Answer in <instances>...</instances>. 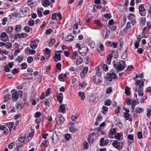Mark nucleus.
Returning <instances> with one entry per match:
<instances>
[{
    "label": "nucleus",
    "mask_w": 151,
    "mask_h": 151,
    "mask_svg": "<svg viewBox=\"0 0 151 151\" xmlns=\"http://www.w3.org/2000/svg\"><path fill=\"white\" fill-rule=\"evenodd\" d=\"M143 82L142 80H137L136 84L137 86L135 88V91L138 92V95L141 96H142L143 95V93L142 92L143 89L142 88L144 86Z\"/></svg>",
    "instance_id": "obj_1"
},
{
    "label": "nucleus",
    "mask_w": 151,
    "mask_h": 151,
    "mask_svg": "<svg viewBox=\"0 0 151 151\" xmlns=\"http://www.w3.org/2000/svg\"><path fill=\"white\" fill-rule=\"evenodd\" d=\"M113 66L115 68V69L117 70V71H121L125 68L124 65H122L119 62H117L116 63H115V62L114 61Z\"/></svg>",
    "instance_id": "obj_2"
},
{
    "label": "nucleus",
    "mask_w": 151,
    "mask_h": 151,
    "mask_svg": "<svg viewBox=\"0 0 151 151\" xmlns=\"http://www.w3.org/2000/svg\"><path fill=\"white\" fill-rule=\"evenodd\" d=\"M112 145L118 150H120L122 148V144L121 145V143L117 140H115L112 143Z\"/></svg>",
    "instance_id": "obj_3"
},
{
    "label": "nucleus",
    "mask_w": 151,
    "mask_h": 151,
    "mask_svg": "<svg viewBox=\"0 0 151 151\" xmlns=\"http://www.w3.org/2000/svg\"><path fill=\"white\" fill-rule=\"evenodd\" d=\"M88 50V48L85 46L83 47L78 50L79 53L81 54L82 56L86 55Z\"/></svg>",
    "instance_id": "obj_4"
},
{
    "label": "nucleus",
    "mask_w": 151,
    "mask_h": 151,
    "mask_svg": "<svg viewBox=\"0 0 151 151\" xmlns=\"http://www.w3.org/2000/svg\"><path fill=\"white\" fill-rule=\"evenodd\" d=\"M107 79H109V81H112V78H116L117 77L116 74L112 71L111 72L110 71V73H107Z\"/></svg>",
    "instance_id": "obj_5"
},
{
    "label": "nucleus",
    "mask_w": 151,
    "mask_h": 151,
    "mask_svg": "<svg viewBox=\"0 0 151 151\" xmlns=\"http://www.w3.org/2000/svg\"><path fill=\"white\" fill-rule=\"evenodd\" d=\"M60 51H57L56 52L54 57V59L55 62L60 60H61Z\"/></svg>",
    "instance_id": "obj_6"
},
{
    "label": "nucleus",
    "mask_w": 151,
    "mask_h": 151,
    "mask_svg": "<svg viewBox=\"0 0 151 151\" xmlns=\"http://www.w3.org/2000/svg\"><path fill=\"white\" fill-rule=\"evenodd\" d=\"M139 13L142 16H144L146 14V12L144 5L140 4L139 6Z\"/></svg>",
    "instance_id": "obj_7"
},
{
    "label": "nucleus",
    "mask_w": 151,
    "mask_h": 151,
    "mask_svg": "<svg viewBox=\"0 0 151 151\" xmlns=\"http://www.w3.org/2000/svg\"><path fill=\"white\" fill-rule=\"evenodd\" d=\"M55 120L57 124L59 125H61L62 123L64 121V119L62 116H58L56 118Z\"/></svg>",
    "instance_id": "obj_8"
},
{
    "label": "nucleus",
    "mask_w": 151,
    "mask_h": 151,
    "mask_svg": "<svg viewBox=\"0 0 151 151\" xmlns=\"http://www.w3.org/2000/svg\"><path fill=\"white\" fill-rule=\"evenodd\" d=\"M1 37L3 39H1V40L4 42H6L8 40V37L6 34L5 32H2L1 35Z\"/></svg>",
    "instance_id": "obj_9"
},
{
    "label": "nucleus",
    "mask_w": 151,
    "mask_h": 151,
    "mask_svg": "<svg viewBox=\"0 0 151 151\" xmlns=\"http://www.w3.org/2000/svg\"><path fill=\"white\" fill-rule=\"evenodd\" d=\"M52 138L53 143H56L57 142L58 139V137L55 132L53 133Z\"/></svg>",
    "instance_id": "obj_10"
},
{
    "label": "nucleus",
    "mask_w": 151,
    "mask_h": 151,
    "mask_svg": "<svg viewBox=\"0 0 151 151\" xmlns=\"http://www.w3.org/2000/svg\"><path fill=\"white\" fill-rule=\"evenodd\" d=\"M28 36V34L25 33H21L17 34L15 35V37L17 38H23L26 37Z\"/></svg>",
    "instance_id": "obj_11"
},
{
    "label": "nucleus",
    "mask_w": 151,
    "mask_h": 151,
    "mask_svg": "<svg viewBox=\"0 0 151 151\" xmlns=\"http://www.w3.org/2000/svg\"><path fill=\"white\" fill-rule=\"evenodd\" d=\"M0 130H1L3 131H4V133L6 135L8 134L9 133V130L4 125L0 126Z\"/></svg>",
    "instance_id": "obj_12"
},
{
    "label": "nucleus",
    "mask_w": 151,
    "mask_h": 151,
    "mask_svg": "<svg viewBox=\"0 0 151 151\" xmlns=\"http://www.w3.org/2000/svg\"><path fill=\"white\" fill-rule=\"evenodd\" d=\"M114 52H115V51L114 50H113L111 52V53L109 55L108 57L107 60V63L108 64H111V58L113 57V54Z\"/></svg>",
    "instance_id": "obj_13"
},
{
    "label": "nucleus",
    "mask_w": 151,
    "mask_h": 151,
    "mask_svg": "<svg viewBox=\"0 0 151 151\" xmlns=\"http://www.w3.org/2000/svg\"><path fill=\"white\" fill-rule=\"evenodd\" d=\"M88 68L87 67H85L83 70L81 71L80 73V75L82 78L84 76L85 74L87 72Z\"/></svg>",
    "instance_id": "obj_14"
},
{
    "label": "nucleus",
    "mask_w": 151,
    "mask_h": 151,
    "mask_svg": "<svg viewBox=\"0 0 151 151\" xmlns=\"http://www.w3.org/2000/svg\"><path fill=\"white\" fill-rule=\"evenodd\" d=\"M59 111L60 112L64 114L65 113V108L63 104H62L60 106Z\"/></svg>",
    "instance_id": "obj_15"
},
{
    "label": "nucleus",
    "mask_w": 151,
    "mask_h": 151,
    "mask_svg": "<svg viewBox=\"0 0 151 151\" xmlns=\"http://www.w3.org/2000/svg\"><path fill=\"white\" fill-rule=\"evenodd\" d=\"M66 77V74H62L59 75L58 76L59 80L61 81H64Z\"/></svg>",
    "instance_id": "obj_16"
},
{
    "label": "nucleus",
    "mask_w": 151,
    "mask_h": 151,
    "mask_svg": "<svg viewBox=\"0 0 151 151\" xmlns=\"http://www.w3.org/2000/svg\"><path fill=\"white\" fill-rule=\"evenodd\" d=\"M63 94L62 93H59L57 97V99L58 100V102L60 103H61L62 102V101H63Z\"/></svg>",
    "instance_id": "obj_17"
},
{
    "label": "nucleus",
    "mask_w": 151,
    "mask_h": 151,
    "mask_svg": "<svg viewBox=\"0 0 151 151\" xmlns=\"http://www.w3.org/2000/svg\"><path fill=\"white\" fill-rule=\"evenodd\" d=\"M87 83H85V82L84 81H83L82 83H80L79 85L80 89H83L85 88L86 86L87 85Z\"/></svg>",
    "instance_id": "obj_18"
},
{
    "label": "nucleus",
    "mask_w": 151,
    "mask_h": 151,
    "mask_svg": "<svg viewBox=\"0 0 151 151\" xmlns=\"http://www.w3.org/2000/svg\"><path fill=\"white\" fill-rule=\"evenodd\" d=\"M14 124L13 122H10L7 123L6 124V126L8 127L9 129L10 132L11 131L13 127V125Z\"/></svg>",
    "instance_id": "obj_19"
},
{
    "label": "nucleus",
    "mask_w": 151,
    "mask_h": 151,
    "mask_svg": "<svg viewBox=\"0 0 151 151\" xmlns=\"http://www.w3.org/2000/svg\"><path fill=\"white\" fill-rule=\"evenodd\" d=\"M50 2L49 0H45L42 3V5L44 7H47L50 5Z\"/></svg>",
    "instance_id": "obj_20"
},
{
    "label": "nucleus",
    "mask_w": 151,
    "mask_h": 151,
    "mask_svg": "<svg viewBox=\"0 0 151 151\" xmlns=\"http://www.w3.org/2000/svg\"><path fill=\"white\" fill-rule=\"evenodd\" d=\"M12 96L13 99L15 101H17L18 99L19 96L17 92H16L15 93H12Z\"/></svg>",
    "instance_id": "obj_21"
},
{
    "label": "nucleus",
    "mask_w": 151,
    "mask_h": 151,
    "mask_svg": "<svg viewBox=\"0 0 151 151\" xmlns=\"http://www.w3.org/2000/svg\"><path fill=\"white\" fill-rule=\"evenodd\" d=\"M30 47L32 49H35L37 47L36 42L34 41H32L31 42L30 45Z\"/></svg>",
    "instance_id": "obj_22"
},
{
    "label": "nucleus",
    "mask_w": 151,
    "mask_h": 151,
    "mask_svg": "<svg viewBox=\"0 0 151 151\" xmlns=\"http://www.w3.org/2000/svg\"><path fill=\"white\" fill-rule=\"evenodd\" d=\"M70 132L74 133L77 130V129L75 128L73 125L70 127Z\"/></svg>",
    "instance_id": "obj_23"
},
{
    "label": "nucleus",
    "mask_w": 151,
    "mask_h": 151,
    "mask_svg": "<svg viewBox=\"0 0 151 151\" xmlns=\"http://www.w3.org/2000/svg\"><path fill=\"white\" fill-rule=\"evenodd\" d=\"M73 37L71 35L68 36L65 38L66 41H70L73 40Z\"/></svg>",
    "instance_id": "obj_24"
},
{
    "label": "nucleus",
    "mask_w": 151,
    "mask_h": 151,
    "mask_svg": "<svg viewBox=\"0 0 151 151\" xmlns=\"http://www.w3.org/2000/svg\"><path fill=\"white\" fill-rule=\"evenodd\" d=\"M29 11V9L28 7L24 6L23 7L22 10L21 11L22 12H27Z\"/></svg>",
    "instance_id": "obj_25"
},
{
    "label": "nucleus",
    "mask_w": 151,
    "mask_h": 151,
    "mask_svg": "<svg viewBox=\"0 0 151 151\" xmlns=\"http://www.w3.org/2000/svg\"><path fill=\"white\" fill-rule=\"evenodd\" d=\"M11 98V96L9 94H6L4 98V101L6 102L8 100L10 99Z\"/></svg>",
    "instance_id": "obj_26"
},
{
    "label": "nucleus",
    "mask_w": 151,
    "mask_h": 151,
    "mask_svg": "<svg viewBox=\"0 0 151 151\" xmlns=\"http://www.w3.org/2000/svg\"><path fill=\"white\" fill-rule=\"evenodd\" d=\"M22 28V26L20 25H17L16 26L15 28V30L16 31L19 32L20 31Z\"/></svg>",
    "instance_id": "obj_27"
},
{
    "label": "nucleus",
    "mask_w": 151,
    "mask_h": 151,
    "mask_svg": "<svg viewBox=\"0 0 151 151\" xmlns=\"http://www.w3.org/2000/svg\"><path fill=\"white\" fill-rule=\"evenodd\" d=\"M131 102L132 103V109H134L135 106L137 104V102L136 100H131Z\"/></svg>",
    "instance_id": "obj_28"
},
{
    "label": "nucleus",
    "mask_w": 151,
    "mask_h": 151,
    "mask_svg": "<svg viewBox=\"0 0 151 151\" xmlns=\"http://www.w3.org/2000/svg\"><path fill=\"white\" fill-rule=\"evenodd\" d=\"M55 42V40L54 38H51L50 39V42L49 43V45L50 46H52L53 45L54 43Z\"/></svg>",
    "instance_id": "obj_29"
},
{
    "label": "nucleus",
    "mask_w": 151,
    "mask_h": 151,
    "mask_svg": "<svg viewBox=\"0 0 151 151\" xmlns=\"http://www.w3.org/2000/svg\"><path fill=\"white\" fill-rule=\"evenodd\" d=\"M79 96L82 100H83L85 98V94L84 93L81 92H79L78 93Z\"/></svg>",
    "instance_id": "obj_30"
},
{
    "label": "nucleus",
    "mask_w": 151,
    "mask_h": 151,
    "mask_svg": "<svg viewBox=\"0 0 151 151\" xmlns=\"http://www.w3.org/2000/svg\"><path fill=\"white\" fill-rule=\"evenodd\" d=\"M116 132V130L115 128L111 129L109 131V133L110 135H113L115 134Z\"/></svg>",
    "instance_id": "obj_31"
},
{
    "label": "nucleus",
    "mask_w": 151,
    "mask_h": 151,
    "mask_svg": "<svg viewBox=\"0 0 151 151\" xmlns=\"http://www.w3.org/2000/svg\"><path fill=\"white\" fill-rule=\"evenodd\" d=\"M121 136V135L119 133H117V134H116L115 135L114 138L116 139L119 141H120V138Z\"/></svg>",
    "instance_id": "obj_32"
},
{
    "label": "nucleus",
    "mask_w": 151,
    "mask_h": 151,
    "mask_svg": "<svg viewBox=\"0 0 151 151\" xmlns=\"http://www.w3.org/2000/svg\"><path fill=\"white\" fill-rule=\"evenodd\" d=\"M102 109H103V110L102 111V112L103 114H106V112L107 111L108 108L106 106H103L102 107Z\"/></svg>",
    "instance_id": "obj_33"
},
{
    "label": "nucleus",
    "mask_w": 151,
    "mask_h": 151,
    "mask_svg": "<svg viewBox=\"0 0 151 151\" xmlns=\"http://www.w3.org/2000/svg\"><path fill=\"white\" fill-rule=\"evenodd\" d=\"M125 94L128 96L130 95V91H129V88L127 87H125Z\"/></svg>",
    "instance_id": "obj_34"
},
{
    "label": "nucleus",
    "mask_w": 151,
    "mask_h": 151,
    "mask_svg": "<svg viewBox=\"0 0 151 151\" xmlns=\"http://www.w3.org/2000/svg\"><path fill=\"white\" fill-rule=\"evenodd\" d=\"M34 21L32 19H31L28 22V24L30 26H32L34 25Z\"/></svg>",
    "instance_id": "obj_35"
},
{
    "label": "nucleus",
    "mask_w": 151,
    "mask_h": 151,
    "mask_svg": "<svg viewBox=\"0 0 151 151\" xmlns=\"http://www.w3.org/2000/svg\"><path fill=\"white\" fill-rule=\"evenodd\" d=\"M25 140V137L23 136L20 137L19 139V141L21 143H23Z\"/></svg>",
    "instance_id": "obj_36"
},
{
    "label": "nucleus",
    "mask_w": 151,
    "mask_h": 151,
    "mask_svg": "<svg viewBox=\"0 0 151 151\" xmlns=\"http://www.w3.org/2000/svg\"><path fill=\"white\" fill-rule=\"evenodd\" d=\"M127 57V51H124L122 55V58L123 59H125Z\"/></svg>",
    "instance_id": "obj_37"
},
{
    "label": "nucleus",
    "mask_w": 151,
    "mask_h": 151,
    "mask_svg": "<svg viewBox=\"0 0 151 151\" xmlns=\"http://www.w3.org/2000/svg\"><path fill=\"white\" fill-rule=\"evenodd\" d=\"M45 51L46 53L49 56H48V59L50 56L51 50H50V49H49L48 48H46L45 49Z\"/></svg>",
    "instance_id": "obj_38"
},
{
    "label": "nucleus",
    "mask_w": 151,
    "mask_h": 151,
    "mask_svg": "<svg viewBox=\"0 0 151 151\" xmlns=\"http://www.w3.org/2000/svg\"><path fill=\"white\" fill-rule=\"evenodd\" d=\"M14 29L12 27L10 26L8 27V29L6 30V31L7 33H10L13 31Z\"/></svg>",
    "instance_id": "obj_39"
},
{
    "label": "nucleus",
    "mask_w": 151,
    "mask_h": 151,
    "mask_svg": "<svg viewBox=\"0 0 151 151\" xmlns=\"http://www.w3.org/2000/svg\"><path fill=\"white\" fill-rule=\"evenodd\" d=\"M23 59V58L22 56V55H20L18 57L16 60H18V62L20 63L22 61Z\"/></svg>",
    "instance_id": "obj_40"
},
{
    "label": "nucleus",
    "mask_w": 151,
    "mask_h": 151,
    "mask_svg": "<svg viewBox=\"0 0 151 151\" xmlns=\"http://www.w3.org/2000/svg\"><path fill=\"white\" fill-rule=\"evenodd\" d=\"M111 103L110 100H106L104 101V104L106 106H109L111 104Z\"/></svg>",
    "instance_id": "obj_41"
},
{
    "label": "nucleus",
    "mask_w": 151,
    "mask_h": 151,
    "mask_svg": "<svg viewBox=\"0 0 151 151\" xmlns=\"http://www.w3.org/2000/svg\"><path fill=\"white\" fill-rule=\"evenodd\" d=\"M24 29L27 32H29L31 29L28 26H26L24 27Z\"/></svg>",
    "instance_id": "obj_42"
},
{
    "label": "nucleus",
    "mask_w": 151,
    "mask_h": 151,
    "mask_svg": "<svg viewBox=\"0 0 151 151\" xmlns=\"http://www.w3.org/2000/svg\"><path fill=\"white\" fill-rule=\"evenodd\" d=\"M142 111V109L140 107L137 108L136 109L135 112L137 113H140Z\"/></svg>",
    "instance_id": "obj_43"
},
{
    "label": "nucleus",
    "mask_w": 151,
    "mask_h": 151,
    "mask_svg": "<svg viewBox=\"0 0 151 151\" xmlns=\"http://www.w3.org/2000/svg\"><path fill=\"white\" fill-rule=\"evenodd\" d=\"M22 67V69H25L27 67V65L25 63H24L21 64Z\"/></svg>",
    "instance_id": "obj_44"
},
{
    "label": "nucleus",
    "mask_w": 151,
    "mask_h": 151,
    "mask_svg": "<svg viewBox=\"0 0 151 151\" xmlns=\"http://www.w3.org/2000/svg\"><path fill=\"white\" fill-rule=\"evenodd\" d=\"M105 140L103 138H102L100 139V146H103L104 145V143Z\"/></svg>",
    "instance_id": "obj_45"
},
{
    "label": "nucleus",
    "mask_w": 151,
    "mask_h": 151,
    "mask_svg": "<svg viewBox=\"0 0 151 151\" xmlns=\"http://www.w3.org/2000/svg\"><path fill=\"white\" fill-rule=\"evenodd\" d=\"M31 49L29 47H27L25 50V52L26 54H28L30 53Z\"/></svg>",
    "instance_id": "obj_46"
},
{
    "label": "nucleus",
    "mask_w": 151,
    "mask_h": 151,
    "mask_svg": "<svg viewBox=\"0 0 151 151\" xmlns=\"http://www.w3.org/2000/svg\"><path fill=\"white\" fill-rule=\"evenodd\" d=\"M41 115V113L40 112H36L34 114V117L35 118H38Z\"/></svg>",
    "instance_id": "obj_47"
},
{
    "label": "nucleus",
    "mask_w": 151,
    "mask_h": 151,
    "mask_svg": "<svg viewBox=\"0 0 151 151\" xmlns=\"http://www.w3.org/2000/svg\"><path fill=\"white\" fill-rule=\"evenodd\" d=\"M56 13H53L52 14L51 19L52 20H55L57 18Z\"/></svg>",
    "instance_id": "obj_48"
},
{
    "label": "nucleus",
    "mask_w": 151,
    "mask_h": 151,
    "mask_svg": "<svg viewBox=\"0 0 151 151\" xmlns=\"http://www.w3.org/2000/svg\"><path fill=\"white\" fill-rule=\"evenodd\" d=\"M33 58L31 56L29 57L27 59V61L29 63H31L32 62Z\"/></svg>",
    "instance_id": "obj_49"
},
{
    "label": "nucleus",
    "mask_w": 151,
    "mask_h": 151,
    "mask_svg": "<svg viewBox=\"0 0 151 151\" xmlns=\"http://www.w3.org/2000/svg\"><path fill=\"white\" fill-rule=\"evenodd\" d=\"M6 47L7 48H9L12 46V44L9 42H7L6 43Z\"/></svg>",
    "instance_id": "obj_50"
},
{
    "label": "nucleus",
    "mask_w": 151,
    "mask_h": 151,
    "mask_svg": "<svg viewBox=\"0 0 151 151\" xmlns=\"http://www.w3.org/2000/svg\"><path fill=\"white\" fill-rule=\"evenodd\" d=\"M112 90L111 88L109 87L108 88L106 91V92L107 93L109 94L112 91Z\"/></svg>",
    "instance_id": "obj_51"
},
{
    "label": "nucleus",
    "mask_w": 151,
    "mask_h": 151,
    "mask_svg": "<svg viewBox=\"0 0 151 151\" xmlns=\"http://www.w3.org/2000/svg\"><path fill=\"white\" fill-rule=\"evenodd\" d=\"M138 138L139 139H141L142 137V134L141 132H138L137 133Z\"/></svg>",
    "instance_id": "obj_52"
},
{
    "label": "nucleus",
    "mask_w": 151,
    "mask_h": 151,
    "mask_svg": "<svg viewBox=\"0 0 151 151\" xmlns=\"http://www.w3.org/2000/svg\"><path fill=\"white\" fill-rule=\"evenodd\" d=\"M83 62V60L81 58H79V59H78L77 60L76 62V63L77 64L79 65L81 63H82Z\"/></svg>",
    "instance_id": "obj_53"
},
{
    "label": "nucleus",
    "mask_w": 151,
    "mask_h": 151,
    "mask_svg": "<svg viewBox=\"0 0 151 151\" xmlns=\"http://www.w3.org/2000/svg\"><path fill=\"white\" fill-rule=\"evenodd\" d=\"M129 114L128 113H125L124 114V117L126 120L129 119Z\"/></svg>",
    "instance_id": "obj_54"
},
{
    "label": "nucleus",
    "mask_w": 151,
    "mask_h": 151,
    "mask_svg": "<svg viewBox=\"0 0 151 151\" xmlns=\"http://www.w3.org/2000/svg\"><path fill=\"white\" fill-rule=\"evenodd\" d=\"M84 148L85 149H87L88 148V142H85L84 144Z\"/></svg>",
    "instance_id": "obj_55"
},
{
    "label": "nucleus",
    "mask_w": 151,
    "mask_h": 151,
    "mask_svg": "<svg viewBox=\"0 0 151 151\" xmlns=\"http://www.w3.org/2000/svg\"><path fill=\"white\" fill-rule=\"evenodd\" d=\"M78 117V115L77 114L76 115V114L75 115L73 116H71V119L73 121H74L75 120H76Z\"/></svg>",
    "instance_id": "obj_56"
},
{
    "label": "nucleus",
    "mask_w": 151,
    "mask_h": 151,
    "mask_svg": "<svg viewBox=\"0 0 151 151\" xmlns=\"http://www.w3.org/2000/svg\"><path fill=\"white\" fill-rule=\"evenodd\" d=\"M14 145V143L13 142H12L9 145L8 147L10 149H12Z\"/></svg>",
    "instance_id": "obj_57"
},
{
    "label": "nucleus",
    "mask_w": 151,
    "mask_h": 151,
    "mask_svg": "<svg viewBox=\"0 0 151 151\" xmlns=\"http://www.w3.org/2000/svg\"><path fill=\"white\" fill-rule=\"evenodd\" d=\"M70 134H65V139L68 140H70Z\"/></svg>",
    "instance_id": "obj_58"
},
{
    "label": "nucleus",
    "mask_w": 151,
    "mask_h": 151,
    "mask_svg": "<svg viewBox=\"0 0 151 151\" xmlns=\"http://www.w3.org/2000/svg\"><path fill=\"white\" fill-rule=\"evenodd\" d=\"M37 14L38 16L40 17H41L42 16V14L40 10L39 9H37Z\"/></svg>",
    "instance_id": "obj_59"
},
{
    "label": "nucleus",
    "mask_w": 151,
    "mask_h": 151,
    "mask_svg": "<svg viewBox=\"0 0 151 151\" xmlns=\"http://www.w3.org/2000/svg\"><path fill=\"white\" fill-rule=\"evenodd\" d=\"M16 108L17 110H20L22 109L21 105L19 104H18Z\"/></svg>",
    "instance_id": "obj_60"
},
{
    "label": "nucleus",
    "mask_w": 151,
    "mask_h": 151,
    "mask_svg": "<svg viewBox=\"0 0 151 151\" xmlns=\"http://www.w3.org/2000/svg\"><path fill=\"white\" fill-rule=\"evenodd\" d=\"M33 0H28V1L27 4L29 6L31 7V5L33 3L32 2Z\"/></svg>",
    "instance_id": "obj_61"
},
{
    "label": "nucleus",
    "mask_w": 151,
    "mask_h": 151,
    "mask_svg": "<svg viewBox=\"0 0 151 151\" xmlns=\"http://www.w3.org/2000/svg\"><path fill=\"white\" fill-rule=\"evenodd\" d=\"M103 70L105 71H107L108 70V66L106 65H104L103 68Z\"/></svg>",
    "instance_id": "obj_62"
},
{
    "label": "nucleus",
    "mask_w": 151,
    "mask_h": 151,
    "mask_svg": "<svg viewBox=\"0 0 151 151\" xmlns=\"http://www.w3.org/2000/svg\"><path fill=\"white\" fill-rule=\"evenodd\" d=\"M14 65V63L13 62H12L11 63H9L8 65H7V66L9 68H12L13 66Z\"/></svg>",
    "instance_id": "obj_63"
},
{
    "label": "nucleus",
    "mask_w": 151,
    "mask_h": 151,
    "mask_svg": "<svg viewBox=\"0 0 151 151\" xmlns=\"http://www.w3.org/2000/svg\"><path fill=\"white\" fill-rule=\"evenodd\" d=\"M104 17L107 19H110L111 18V15L109 14H104Z\"/></svg>",
    "instance_id": "obj_64"
}]
</instances>
